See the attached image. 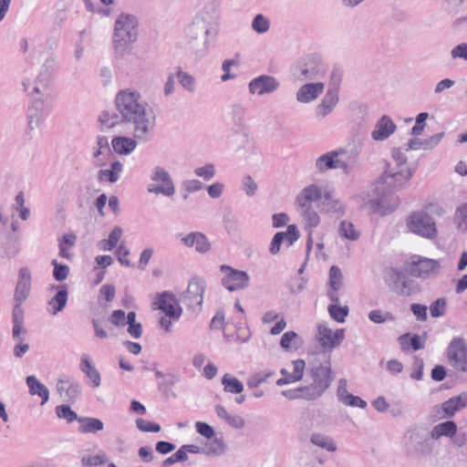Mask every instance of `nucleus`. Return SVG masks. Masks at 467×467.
<instances>
[{"label":"nucleus","mask_w":467,"mask_h":467,"mask_svg":"<svg viewBox=\"0 0 467 467\" xmlns=\"http://www.w3.org/2000/svg\"><path fill=\"white\" fill-rule=\"evenodd\" d=\"M279 87L280 83L275 77L261 75L249 82L248 89L252 95L264 96L276 91Z\"/></svg>","instance_id":"2eb2a0df"},{"label":"nucleus","mask_w":467,"mask_h":467,"mask_svg":"<svg viewBox=\"0 0 467 467\" xmlns=\"http://www.w3.org/2000/svg\"><path fill=\"white\" fill-rule=\"evenodd\" d=\"M110 154V149L109 145V140L106 137L98 138L97 148L94 150L92 155L93 158L96 159L97 166H103L105 163V158H101V156H108Z\"/></svg>","instance_id":"2f4dec72"},{"label":"nucleus","mask_w":467,"mask_h":467,"mask_svg":"<svg viewBox=\"0 0 467 467\" xmlns=\"http://www.w3.org/2000/svg\"><path fill=\"white\" fill-rule=\"evenodd\" d=\"M130 254V250L125 246L120 244L117 250H116V255L118 257V260L122 265L125 266H131L130 261L128 259V256Z\"/></svg>","instance_id":"e2e57ef3"},{"label":"nucleus","mask_w":467,"mask_h":467,"mask_svg":"<svg viewBox=\"0 0 467 467\" xmlns=\"http://www.w3.org/2000/svg\"><path fill=\"white\" fill-rule=\"evenodd\" d=\"M338 92L337 88H329L321 102L316 108V115L319 119H325L330 114L338 102Z\"/></svg>","instance_id":"412c9836"},{"label":"nucleus","mask_w":467,"mask_h":467,"mask_svg":"<svg viewBox=\"0 0 467 467\" xmlns=\"http://www.w3.org/2000/svg\"><path fill=\"white\" fill-rule=\"evenodd\" d=\"M447 355L450 364L455 369L467 372V346L462 338H454L450 343Z\"/></svg>","instance_id":"9b49d317"},{"label":"nucleus","mask_w":467,"mask_h":467,"mask_svg":"<svg viewBox=\"0 0 467 467\" xmlns=\"http://www.w3.org/2000/svg\"><path fill=\"white\" fill-rule=\"evenodd\" d=\"M157 308L161 310L170 318L178 320L182 316V307L180 306L176 297L173 294L163 292L158 295V299L154 302Z\"/></svg>","instance_id":"6ab92c4d"},{"label":"nucleus","mask_w":467,"mask_h":467,"mask_svg":"<svg viewBox=\"0 0 467 467\" xmlns=\"http://www.w3.org/2000/svg\"><path fill=\"white\" fill-rule=\"evenodd\" d=\"M397 126L393 120L388 115H383L375 124L371 137L378 141L385 140L395 132Z\"/></svg>","instance_id":"aec40b11"},{"label":"nucleus","mask_w":467,"mask_h":467,"mask_svg":"<svg viewBox=\"0 0 467 467\" xmlns=\"http://www.w3.org/2000/svg\"><path fill=\"white\" fill-rule=\"evenodd\" d=\"M328 312L330 317L337 322H344L345 317L348 314V307L331 305L328 306Z\"/></svg>","instance_id":"09e8293b"},{"label":"nucleus","mask_w":467,"mask_h":467,"mask_svg":"<svg viewBox=\"0 0 467 467\" xmlns=\"http://www.w3.org/2000/svg\"><path fill=\"white\" fill-rule=\"evenodd\" d=\"M437 440H405L403 450L410 458L431 455L435 449Z\"/></svg>","instance_id":"4468645a"},{"label":"nucleus","mask_w":467,"mask_h":467,"mask_svg":"<svg viewBox=\"0 0 467 467\" xmlns=\"http://www.w3.org/2000/svg\"><path fill=\"white\" fill-rule=\"evenodd\" d=\"M451 55L453 58H462L467 60V44L462 43L451 49Z\"/></svg>","instance_id":"774afa93"},{"label":"nucleus","mask_w":467,"mask_h":467,"mask_svg":"<svg viewBox=\"0 0 467 467\" xmlns=\"http://www.w3.org/2000/svg\"><path fill=\"white\" fill-rule=\"evenodd\" d=\"M245 110L242 106L235 105L233 107V119L235 125L239 127H244Z\"/></svg>","instance_id":"680f3d73"},{"label":"nucleus","mask_w":467,"mask_h":467,"mask_svg":"<svg viewBox=\"0 0 467 467\" xmlns=\"http://www.w3.org/2000/svg\"><path fill=\"white\" fill-rule=\"evenodd\" d=\"M196 176L202 178L208 182L215 175V166L213 163H207L204 166L198 167L194 170Z\"/></svg>","instance_id":"de8ad7c7"},{"label":"nucleus","mask_w":467,"mask_h":467,"mask_svg":"<svg viewBox=\"0 0 467 467\" xmlns=\"http://www.w3.org/2000/svg\"><path fill=\"white\" fill-rule=\"evenodd\" d=\"M80 369L85 375L91 379L94 387L100 385V375L96 368L91 364L89 357L86 354L82 355L80 362Z\"/></svg>","instance_id":"c85d7f7f"},{"label":"nucleus","mask_w":467,"mask_h":467,"mask_svg":"<svg viewBox=\"0 0 467 467\" xmlns=\"http://www.w3.org/2000/svg\"><path fill=\"white\" fill-rule=\"evenodd\" d=\"M31 396L40 398V405L44 406L49 400V389L41 383L35 376L31 375Z\"/></svg>","instance_id":"473e14b6"},{"label":"nucleus","mask_w":467,"mask_h":467,"mask_svg":"<svg viewBox=\"0 0 467 467\" xmlns=\"http://www.w3.org/2000/svg\"><path fill=\"white\" fill-rule=\"evenodd\" d=\"M56 414L59 419L66 420L68 423L79 419L68 405H59L56 408Z\"/></svg>","instance_id":"49530a36"},{"label":"nucleus","mask_w":467,"mask_h":467,"mask_svg":"<svg viewBox=\"0 0 467 467\" xmlns=\"http://www.w3.org/2000/svg\"><path fill=\"white\" fill-rule=\"evenodd\" d=\"M182 243L186 247H194L196 252L204 254L211 248L207 237L200 232H192L182 238Z\"/></svg>","instance_id":"b1692460"},{"label":"nucleus","mask_w":467,"mask_h":467,"mask_svg":"<svg viewBox=\"0 0 467 467\" xmlns=\"http://www.w3.org/2000/svg\"><path fill=\"white\" fill-rule=\"evenodd\" d=\"M56 60L53 57H47L42 64L38 70L36 85L34 87V93L38 95H45L48 92L51 86V76L55 70Z\"/></svg>","instance_id":"ddd939ff"},{"label":"nucleus","mask_w":467,"mask_h":467,"mask_svg":"<svg viewBox=\"0 0 467 467\" xmlns=\"http://www.w3.org/2000/svg\"><path fill=\"white\" fill-rule=\"evenodd\" d=\"M115 103L122 121L130 126L135 139L116 137L112 140L111 145L116 153L127 155L135 150L136 140L146 142L151 139L155 127V116L137 91L129 89L119 91L116 96Z\"/></svg>","instance_id":"f257e3e1"},{"label":"nucleus","mask_w":467,"mask_h":467,"mask_svg":"<svg viewBox=\"0 0 467 467\" xmlns=\"http://www.w3.org/2000/svg\"><path fill=\"white\" fill-rule=\"evenodd\" d=\"M343 338V329H337L336 331H333L325 325L318 326L317 339L324 350L331 351L340 344Z\"/></svg>","instance_id":"a211bd4d"},{"label":"nucleus","mask_w":467,"mask_h":467,"mask_svg":"<svg viewBox=\"0 0 467 467\" xmlns=\"http://www.w3.org/2000/svg\"><path fill=\"white\" fill-rule=\"evenodd\" d=\"M408 166L407 157L399 148L391 150V158L386 161V169L375 184L370 202L374 211L384 215L399 204V198L391 190L403 187L413 175Z\"/></svg>","instance_id":"f03ea898"},{"label":"nucleus","mask_w":467,"mask_h":467,"mask_svg":"<svg viewBox=\"0 0 467 467\" xmlns=\"http://www.w3.org/2000/svg\"><path fill=\"white\" fill-rule=\"evenodd\" d=\"M223 390L232 394H240L244 390L243 383L236 378L229 374H224L222 378Z\"/></svg>","instance_id":"e433bc0d"},{"label":"nucleus","mask_w":467,"mask_h":467,"mask_svg":"<svg viewBox=\"0 0 467 467\" xmlns=\"http://www.w3.org/2000/svg\"><path fill=\"white\" fill-rule=\"evenodd\" d=\"M151 183L147 186L150 193L171 197L175 193V187L169 172L161 167H155L150 175Z\"/></svg>","instance_id":"6e6552de"},{"label":"nucleus","mask_w":467,"mask_h":467,"mask_svg":"<svg viewBox=\"0 0 467 467\" xmlns=\"http://www.w3.org/2000/svg\"><path fill=\"white\" fill-rule=\"evenodd\" d=\"M275 372L272 370L255 373L247 379V386L249 388H257L260 384L265 382Z\"/></svg>","instance_id":"a18cd8bd"},{"label":"nucleus","mask_w":467,"mask_h":467,"mask_svg":"<svg viewBox=\"0 0 467 467\" xmlns=\"http://www.w3.org/2000/svg\"><path fill=\"white\" fill-rule=\"evenodd\" d=\"M323 197L321 189L316 184H310L299 192L296 202L297 206L312 205L313 202L323 200Z\"/></svg>","instance_id":"393cba45"},{"label":"nucleus","mask_w":467,"mask_h":467,"mask_svg":"<svg viewBox=\"0 0 467 467\" xmlns=\"http://www.w3.org/2000/svg\"><path fill=\"white\" fill-rule=\"evenodd\" d=\"M204 289V281L199 278H193L189 282L187 290L182 295L180 300L191 308L201 306Z\"/></svg>","instance_id":"f8f14e48"},{"label":"nucleus","mask_w":467,"mask_h":467,"mask_svg":"<svg viewBox=\"0 0 467 467\" xmlns=\"http://www.w3.org/2000/svg\"><path fill=\"white\" fill-rule=\"evenodd\" d=\"M284 236L285 234H281L279 232L274 235L269 247V252L272 254H276L279 253L281 244L284 243Z\"/></svg>","instance_id":"338daca9"},{"label":"nucleus","mask_w":467,"mask_h":467,"mask_svg":"<svg viewBox=\"0 0 467 467\" xmlns=\"http://www.w3.org/2000/svg\"><path fill=\"white\" fill-rule=\"evenodd\" d=\"M297 78L300 81L313 80L324 73V68L319 57H311L301 61L297 67Z\"/></svg>","instance_id":"dca6fc26"},{"label":"nucleus","mask_w":467,"mask_h":467,"mask_svg":"<svg viewBox=\"0 0 467 467\" xmlns=\"http://www.w3.org/2000/svg\"><path fill=\"white\" fill-rule=\"evenodd\" d=\"M52 265H54V278L58 282L66 280L69 274V267L66 265H61L57 263V260H53Z\"/></svg>","instance_id":"8fccbe9b"},{"label":"nucleus","mask_w":467,"mask_h":467,"mask_svg":"<svg viewBox=\"0 0 467 467\" xmlns=\"http://www.w3.org/2000/svg\"><path fill=\"white\" fill-rule=\"evenodd\" d=\"M57 288H59V290L48 302V305L52 308L51 313L53 315L61 312L67 302L68 292L67 285H58Z\"/></svg>","instance_id":"cd10ccee"},{"label":"nucleus","mask_w":467,"mask_h":467,"mask_svg":"<svg viewBox=\"0 0 467 467\" xmlns=\"http://www.w3.org/2000/svg\"><path fill=\"white\" fill-rule=\"evenodd\" d=\"M297 209L308 227L314 228L319 224L320 217L312 205L297 206Z\"/></svg>","instance_id":"c9c22d12"},{"label":"nucleus","mask_w":467,"mask_h":467,"mask_svg":"<svg viewBox=\"0 0 467 467\" xmlns=\"http://www.w3.org/2000/svg\"><path fill=\"white\" fill-rule=\"evenodd\" d=\"M220 13L215 2H211L192 18L184 28V40L188 47L195 53L206 51L210 41L219 32Z\"/></svg>","instance_id":"7ed1b4c3"},{"label":"nucleus","mask_w":467,"mask_h":467,"mask_svg":"<svg viewBox=\"0 0 467 467\" xmlns=\"http://www.w3.org/2000/svg\"><path fill=\"white\" fill-rule=\"evenodd\" d=\"M444 137V132H439L432 136H431L429 139L422 140V150H432L434 147H436L440 141Z\"/></svg>","instance_id":"4d7b16f0"},{"label":"nucleus","mask_w":467,"mask_h":467,"mask_svg":"<svg viewBox=\"0 0 467 467\" xmlns=\"http://www.w3.org/2000/svg\"><path fill=\"white\" fill-rule=\"evenodd\" d=\"M29 294V272L26 267H22L18 273V279L15 288L14 294V308L12 313L13 329L12 337L16 341L14 347V356L16 358L23 357L28 350L29 346L24 343L21 335L26 334V329L24 327L26 311L22 305L27 299Z\"/></svg>","instance_id":"20e7f679"},{"label":"nucleus","mask_w":467,"mask_h":467,"mask_svg":"<svg viewBox=\"0 0 467 467\" xmlns=\"http://www.w3.org/2000/svg\"><path fill=\"white\" fill-rule=\"evenodd\" d=\"M202 448V454L219 456L225 452L227 446L223 440H200Z\"/></svg>","instance_id":"bb28decb"},{"label":"nucleus","mask_w":467,"mask_h":467,"mask_svg":"<svg viewBox=\"0 0 467 467\" xmlns=\"http://www.w3.org/2000/svg\"><path fill=\"white\" fill-rule=\"evenodd\" d=\"M407 226L413 234L428 239H433L437 234L433 218L422 211L412 213L407 219Z\"/></svg>","instance_id":"0eeeda50"},{"label":"nucleus","mask_w":467,"mask_h":467,"mask_svg":"<svg viewBox=\"0 0 467 467\" xmlns=\"http://www.w3.org/2000/svg\"><path fill=\"white\" fill-rule=\"evenodd\" d=\"M338 234L345 239L357 241L359 238V232L355 228L351 222L343 220L338 227Z\"/></svg>","instance_id":"ea45409f"},{"label":"nucleus","mask_w":467,"mask_h":467,"mask_svg":"<svg viewBox=\"0 0 467 467\" xmlns=\"http://www.w3.org/2000/svg\"><path fill=\"white\" fill-rule=\"evenodd\" d=\"M343 275L339 267L332 265L329 270V285L332 290L338 291L342 286Z\"/></svg>","instance_id":"79ce46f5"},{"label":"nucleus","mask_w":467,"mask_h":467,"mask_svg":"<svg viewBox=\"0 0 467 467\" xmlns=\"http://www.w3.org/2000/svg\"><path fill=\"white\" fill-rule=\"evenodd\" d=\"M252 28L258 34H265L270 28V21L265 16L258 14L252 21Z\"/></svg>","instance_id":"37998d69"},{"label":"nucleus","mask_w":467,"mask_h":467,"mask_svg":"<svg viewBox=\"0 0 467 467\" xmlns=\"http://www.w3.org/2000/svg\"><path fill=\"white\" fill-rule=\"evenodd\" d=\"M310 442L313 446L319 447L330 452L337 450V445L333 440H310Z\"/></svg>","instance_id":"0e129e2a"},{"label":"nucleus","mask_w":467,"mask_h":467,"mask_svg":"<svg viewBox=\"0 0 467 467\" xmlns=\"http://www.w3.org/2000/svg\"><path fill=\"white\" fill-rule=\"evenodd\" d=\"M175 74L181 86L188 92L193 93L196 89V80L193 76L183 71L181 67L175 68Z\"/></svg>","instance_id":"72a5a7b5"},{"label":"nucleus","mask_w":467,"mask_h":467,"mask_svg":"<svg viewBox=\"0 0 467 467\" xmlns=\"http://www.w3.org/2000/svg\"><path fill=\"white\" fill-rule=\"evenodd\" d=\"M429 114L427 112H421L416 117V124L411 129V134L419 136L422 133L425 128V120L428 119Z\"/></svg>","instance_id":"6e6d98bb"},{"label":"nucleus","mask_w":467,"mask_h":467,"mask_svg":"<svg viewBox=\"0 0 467 467\" xmlns=\"http://www.w3.org/2000/svg\"><path fill=\"white\" fill-rule=\"evenodd\" d=\"M324 88L322 82L304 84L296 92V100L300 103H309L321 95Z\"/></svg>","instance_id":"4be33fe9"},{"label":"nucleus","mask_w":467,"mask_h":467,"mask_svg":"<svg viewBox=\"0 0 467 467\" xmlns=\"http://www.w3.org/2000/svg\"><path fill=\"white\" fill-rule=\"evenodd\" d=\"M40 98L35 99L32 102L31 108H33L36 112L35 115L31 114V120L36 118V121L39 124L44 118L43 109L45 107V98L48 96V92H47L44 96L40 95Z\"/></svg>","instance_id":"c03bdc74"},{"label":"nucleus","mask_w":467,"mask_h":467,"mask_svg":"<svg viewBox=\"0 0 467 467\" xmlns=\"http://www.w3.org/2000/svg\"><path fill=\"white\" fill-rule=\"evenodd\" d=\"M109 322L117 327L126 325V317L123 310H114L109 318Z\"/></svg>","instance_id":"69168bd1"},{"label":"nucleus","mask_w":467,"mask_h":467,"mask_svg":"<svg viewBox=\"0 0 467 467\" xmlns=\"http://www.w3.org/2000/svg\"><path fill=\"white\" fill-rule=\"evenodd\" d=\"M445 308H446L445 298H443V297L438 298L430 306L431 315L433 317H441L445 313Z\"/></svg>","instance_id":"603ef678"},{"label":"nucleus","mask_w":467,"mask_h":467,"mask_svg":"<svg viewBox=\"0 0 467 467\" xmlns=\"http://www.w3.org/2000/svg\"><path fill=\"white\" fill-rule=\"evenodd\" d=\"M322 206L327 213H332L337 216L345 214L346 209L340 200L334 198L330 193H325L322 200Z\"/></svg>","instance_id":"c756f323"},{"label":"nucleus","mask_w":467,"mask_h":467,"mask_svg":"<svg viewBox=\"0 0 467 467\" xmlns=\"http://www.w3.org/2000/svg\"><path fill=\"white\" fill-rule=\"evenodd\" d=\"M280 346L286 351L297 349L300 346V337L294 331H287L283 334Z\"/></svg>","instance_id":"58836bf2"},{"label":"nucleus","mask_w":467,"mask_h":467,"mask_svg":"<svg viewBox=\"0 0 467 467\" xmlns=\"http://www.w3.org/2000/svg\"><path fill=\"white\" fill-rule=\"evenodd\" d=\"M293 372H288L285 368L281 369L282 378L276 381L278 386L290 384L300 380L303 378L304 370L306 368L305 360L298 358L292 362Z\"/></svg>","instance_id":"5701e85b"},{"label":"nucleus","mask_w":467,"mask_h":467,"mask_svg":"<svg viewBox=\"0 0 467 467\" xmlns=\"http://www.w3.org/2000/svg\"><path fill=\"white\" fill-rule=\"evenodd\" d=\"M78 421L79 422V431L81 433L87 434H94L99 431L103 430L104 424L103 422L96 418H79L78 419Z\"/></svg>","instance_id":"7c9ffc66"},{"label":"nucleus","mask_w":467,"mask_h":467,"mask_svg":"<svg viewBox=\"0 0 467 467\" xmlns=\"http://www.w3.org/2000/svg\"><path fill=\"white\" fill-rule=\"evenodd\" d=\"M311 374L314 382L310 387H308L309 390L306 396L308 400H314L320 397L333 380L331 369L328 367H317L311 370Z\"/></svg>","instance_id":"1a4fd4ad"},{"label":"nucleus","mask_w":467,"mask_h":467,"mask_svg":"<svg viewBox=\"0 0 467 467\" xmlns=\"http://www.w3.org/2000/svg\"><path fill=\"white\" fill-rule=\"evenodd\" d=\"M467 405V393L462 392L458 396L452 397L442 403L441 410L443 417H451L456 411L463 409Z\"/></svg>","instance_id":"a878e982"},{"label":"nucleus","mask_w":467,"mask_h":467,"mask_svg":"<svg viewBox=\"0 0 467 467\" xmlns=\"http://www.w3.org/2000/svg\"><path fill=\"white\" fill-rule=\"evenodd\" d=\"M136 425L139 430L143 431L158 432L161 430V426L159 424L144 419H137Z\"/></svg>","instance_id":"13d9d810"},{"label":"nucleus","mask_w":467,"mask_h":467,"mask_svg":"<svg viewBox=\"0 0 467 467\" xmlns=\"http://www.w3.org/2000/svg\"><path fill=\"white\" fill-rule=\"evenodd\" d=\"M80 392L81 390L79 384L71 382L68 387H67V393L64 396V400L69 402H73L78 398Z\"/></svg>","instance_id":"5fc2aeb1"},{"label":"nucleus","mask_w":467,"mask_h":467,"mask_svg":"<svg viewBox=\"0 0 467 467\" xmlns=\"http://www.w3.org/2000/svg\"><path fill=\"white\" fill-rule=\"evenodd\" d=\"M99 119L106 128H112L119 123V116L108 111L102 112Z\"/></svg>","instance_id":"864d4df0"},{"label":"nucleus","mask_w":467,"mask_h":467,"mask_svg":"<svg viewBox=\"0 0 467 467\" xmlns=\"http://www.w3.org/2000/svg\"><path fill=\"white\" fill-rule=\"evenodd\" d=\"M344 150H332L327 152L316 161V167L320 172H325L331 169H341L346 171L348 167V163L339 158L340 155L345 154Z\"/></svg>","instance_id":"f3484780"},{"label":"nucleus","mask_w":467,"mask_h":467,"mask_svg":"<svg viewBox=\"0 0 467 467\" xmlns=\"http://www.w3.org/2000/svg\"><path fill=\"white\" fill-rule=\"evenodd\" d=\"M457 431L454 421L448 420L435 426L431 431V438H441L442 436L451 438Z\"/></svg>","instance_id":"f704fd0d"},{"label":"nucleus","mask_w":467,"mask_h":467,"mask_svg":"<svg viewBox=\"0 0 467 467\" xmlns=\"http://www.w3.org/2000/svg\"><path fill=\"white\" fill-rule=\"evenodd\" d=\"M454 223L458 230L467 231V203H462L457 207L454 213Z\"/></svg>","instance_id":"a19ab883"},{"label":"nucleus","mask_w":467,"mask_h":467,"mask_svg":"<svg viewBox=\"0 0 467 467\" xmlns=\"http://www.w3.org/2000/svg\"><path fill=\"white\" fill-rule=\"evenodd\" d=\"M441 265L438 260L420 255H413L405 263V271L417 278H433L439 275Z\"/></svg>","instance_id":"423d86ee"},{"label":"nucleus","mask_w":467,"mask_h":467,"mask_svg":"<svg viewBox=\"0 0 467 467\" xmlns=\"http://www.w3.org/2000/svg\"><path fill=\"white\" fill-rule=\"evenodd\" d=\"M309 388L304 387V388H298L296 389H290V390H284L282 391V394L290 399V400H296L299 398H305L306 399V394L308 393Z\"/></svg>","instance_id":"052dcab7"},{"label":"nucleus","mask_w":467,"mask_h":467,"mask_svg":"<svg viewBox=\"0 0 467 467\" xmlns=\"http://www.w3.org/2000/svg\"><path fill=\"white\" fill-rule=\"evenodd\" d=\"M137 19L132 15L120 14L116 20L114 44L118 50H124L138 36Z\"/></svg>","instance_id":"39448f33"},{"label":"nucleus","mask_w":467,"mask_h":467,"mask_svg":"<svg viewBox=\"0 0 467 467\" xmlns=\"http://www.w3.org/2000/svg\"><path fill=\"white\" fill-rule=\"evenodd\" d=\"M280 233L285 234L284 243H285L288 246L292 245L296 241H297L300 236L299 231L295 224H290L285 232Z\"/></svg>","instance_id":"3c124183"},{"label":"nucleus","mask_w":467,"mask_h":467,"mask_svg":"<svg viewBox=\"0 0 467 467\" xmlns=\"http://www.w3.org/2000/svg\"><path fill=\"white\" fill-rule=\"evenodd\" d=\"M221 271L224 273L222 284L228 291L241 290L249 285L250 277L246 272L225 265L221 266Z\"/></svg>","instance_id":"9d476101"},{"label":"nucleus","mask_w":467,"mask_h":467,"mask_svg":"<svg viewBox=\"0 0 467 467\" xmlns=\"http://www.w3.org/2000/svg\"><path fill=\"white\" fill-rule=\"evenodd\" d=\"M243 189L246 195L254 196L257 191V184L250 175H246L243 179Z\"/></svg>","instance_id":"bf43d9fd"},{"label":"nucleus","mask_w":467,"mask_h":467,"mask_svg":"<svg viewBox=\"0 0 467 467\" xmlns=\"http://www.w3.org/2000/svg\"><path fill=\"white\" fill-rule=\"evenodd\" d=\"M108 461V455L103 451H99L96 454L84 453L81 457L83 465L90 467L105 464Z\"/></svg>","instance_id":"4c0bfd02"}]
</instances>
